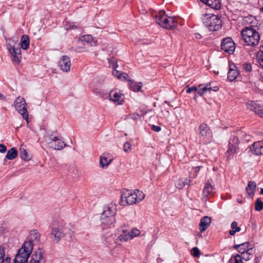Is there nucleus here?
Wrapping results in <instances>:
<instances>
[{
    "instance_id": "obj_1",
    "label": "nucleus",
    "mask_w": 263,
    "mask_h": 263,
    "mask_svg": "<svg viewBox=\"0 0 263 263\" xmlns=\"http://www.w3.org/2000/svg\"><path fill=\"white\" fill-rule=\"evenodd\" d=\"M144 197V194L139 190H126L122 193L120 204L124 206L136 204L141 201Z\"/></svg>"
},
{
    "instance_id": "obj_2",
    "label": "nucleus",
    "mask_w": 263,
    "mask_h": 263,
    "mask_svg": "<svg viewBox=\"0 0 263 263\" xmlns=\"http://www.w3.org/2000/svg\"><path fill=\"white\" fill-rule=\"evenodd\" d=\"M258 28L244 27L241 31L242 40L246 45L254 47L258 45L260 36L257 31Z\"/></svg>"
},
{
    "instance_id": "obj_3",
    "label": "nucleus",
    "mask_w": 263,
    "mask_h": 263,
    "mask_svg": "<svg viewBox=\"0 0 263 263\" xmlns=\"http://www.w3.org/2000/svg\"><path fill=\"white\" fill-rule=\"evenodd\" d=\"M33 245L31 241H25L18 250L14 259V263H27L32 251Z\"/></svg>"
},
{
    "instance_id": "obj_4",
    "label": "nucleus",
    "mask_w": 263,
    "mask_h": 263,
    "mask_svg": "<svg viewBox=\"0 0 263 263\" xmlns=\"http://www.w3.org/2000/svg\"><path fill=\"white\" fill-rule=\"evenodd\" d=\"M156 21L160 26L167 29L175 28L178 24L176 17L167 16L163 10L156 15Z\"/></svg>"
},
{
    "instance_id": "obj_5",
    "label": "nucleus",
    "mask_w": 263,
    "mask_h": 263,
    "mask_svg": "<svg viewBox=\"0 0 263 263\" xmlns=\"http://www.w3.org/2000/svg\"><path fill=\"white\" fill-rule=\"evenodd\" d=\"M116 209L113 204L105 206L100 218L102 224L105 226L113 224L116 221Z\"/></svg>"
},
{
    "instance_id": "obj_6",
    "label": "nucleus",
    "mask_w": 263,
    "mask_h": 263,
    "mask_svg": "<svg viewBox=\"0 0 263 263\" xmlns=\"http://www.w3.org/2000/svg\"><path fill=\"white\" fill-rule=\"evenodd\" d=\"M204 25L210 31L218 30L221 27V21L219 17L216 15L205 14L202 18Z\"/></svg>"
},
{
    "instance_id": "obj_7",
    "label": "nucleus",
    "mask_w": 263,
    "mask_h": 263,
    "mask_svg": "<svg viewBox=\"0 0 263 263\" xmlns=\"http://www.w3.org/2000/svg\"><path fill=\"white\" fill-rule=\"evenodd\" d=\"M199 136L200 143L206 144L211 142L212 140V132L209 126L202 123L199 127Z\"/></svg>"
},
{
    "instance_id": "obj_8",
    "label": "nucleus",
    "mask_w": 263,
    "mask_h": 263,
    "mask_svg": "<svg viewBox=\"0 0 263 263\" xmlns=\"http://www.w3.org/2000/svg\"><path fill=\"white\" fill-rule=\"evenodd\" d=\"M14 105L17 111L20 114L24 119L28 122V114L27 109V104L24 98L18 97L14 102Z\"/></svg>"
},
{
    "instance_id": "obj_9",
    "label": "nucleus",
    "mask_w": 263,
    "mask_h": 263,
    "mask_svg": "<svg viewBox=\"0 0 263 263\" xmlns=\"http://www.w3.org/2000/svg\"><path fill=\"white\" fill-rule=\"evenodd\" d=\"M51 238L54 242H59L62 238L65 236V232L64 229L60 226H53L51 232Z\"/></svg>"
},
{
    "instance_id": "obj_10",
    "label": "nucleus",
    "mask_w": 263,
    "mask_h": 263,
    "mask_svg": "<svg viewBox=\"0 0 263 263\" xmlns=\"http://www.w3.org/2000/svg\"><path fill=\"white\" fill-rule=\"evenodd\" d=\"M221 47L223 50L229 54H232L235 50V44L231 38L227 37L222 41Z\"/></svg>"
},
{
    "instance_id": "obj_11",
    "label": "nucleus",
    "mask_w": 263,
    "mask_h": 263,
    "mask_svg": "<svg viewBox=\"0 0 263 263\" xmlns=\"http://www.w3.org/2000/svg\"><path fill=\"white\" fill-rule=\"evenodd\" d=\"M247 107L254 111L260 117H263V107L256 102L249 101L246 103Z\"/></svg>"
},
{
    "instance_id": "obj_12",
    "label": "nucleus",
    "mask_w": 263,
    "mask_h": 263,
    "mask_svg": "<svg viewBox=\"0 0 263 263\" xmlns=\"http://www.w3.org/2000/svg\"><path fill=\"white\" fill-rule=\"evenodd\" d=\"M44 253L41 249L35 251L32 254L30 263H45Z\"/></svg>"
},
{
    "instance_id": "obj_13",
    "label": "nucleus",
    "mask_w": 263,
    "mask_h": 263,
    "mask_svg": "<svg viewBox=\"0 0 263 263\" xmlns=\"http://www.w3.org/2000/svg\"><path fill=\"white\" fill-rule=\"evenodd\" d=\"M9 51L12 56L13 62L16 64H19L22 58L21 48L19 47L13 46L9 48Z\"/></svg>"
},
{
    "instance_id": "obj_14",
    "label": "nucleus",
    "mask_w": 263,
    "mask_h": 263,
    "mask_svg": "<svg viewBox=\"0 0 263 263\" xmlns=\"http://www.w3.org/2000/svg\"><path fill=\"white\" fill-rule=\"evenodd\" d=\"M61 69L64 72H68L70 70V61L69 58L66 55H63L59 62Z\"/></svg>"
},
{
    "instance_id": "obj_15",
    "label": "nucleus",
    "mask_w": 263,
    "mask_h": 263,
    "mask_svg": "<svg viewBox=\"0 0 263 263\" xmlns=\"http://www.w3.org/2000/svg\"><path fill=\"white\" fill-rule=\"evenodd\" d=\"M250 151L255 155H263V142L257 141L250 146Z\"/></svg>"
},
{
    "instance_id": "obj_16",
    "label": "nucleus",
    "mask_w": 263,
    "mask_h": 263,
    "mask_svg": "<svg viewBox=\"0 0 263 263\" xmlns=\"http://www.w3.org/2000/svg\"><path fill=\"white\" fill-rule=\"evenodd\" d=\"M218 90V87L217 86L212 87L211 83H209L204 85L203 84H200L198 86V90L197 91V93L202 96L206 91L207 90H213L214 91H216Z\"/></svg>"
},
{
    "instance_id": "obj_17",
    "label": "nucleus",
    "mask_w": 263,
    "mask_h": 263,
    "mask_svg": "<svg viewBox=\"0 0 263 263\" xmlns=\"http://www.w3.org/2000/svg\"><path fill=\"white\" fill-rule=\"evenodd\" d=\"M243 20L244 23L246 24L249 25L246 27L258 28L259 25L258 20L255 17L252 15H249L247 17H246Z\"/></svg>"
},
{
    "instance_id": "obj_18",
    "label": "nucleus",
    "mask_w": 263,
    "mask_h": 263,
    "mask_svg": "<svg viewBox=\"0 0 263 263\" xmlns=\"http://www.w3.org/2000/svg\"><path fill=\"white\" fill-rule=\"evenodd\" d=\"M237 67L234 64H230L229 70L228 73V79L230 81L234 80L238 76Z\"/></svg>"
},
{
    "instance_id": "obj_19",
    "label": "nucleus",
    "mask_w": 263,
    "mask_h": 263,
    "mask_svg": "<svg viewBox=\"0 0 263 263\" xmlns=\"http://www.w3.org/2000/svg\"><path fill=\"white\" fill-rule=\"evenodd\" d=\"M132 239V236H130L128 232L126 230H123L122 234L119 235L116 240V243L118 245H121L123 242H125L128 240Z\"/></svg>"
},
{
    "instance_id": "obj_20",
    "label": "nucleus",
    "mask_w": 263,
    "mask_h": 263,
    "mask_svg": "<svg viewBox=\"0 0 263 263\" xmlns=\"http://www.w3.org/2000/svg\"><path fill=\"white\" fill-rule=\"evenodd\" d=\"M109 99L117 104H121L123 100V95L118 92L111 91L109 93Z\"/></svg>"
},
{
    "instance_id": "obj_21",
    "label": "nucleus",
    "mask_w": 263,
    "mask_h": 263,
    "mask_svg": "<svg viewBox=\"0 0 263 263\" xmlns=\"http://www.w3.org/2000/svg\"><path fill=\"white\" fill-rule=\"evenodd\" d=\"M211 218L208 216L202 217L199 223V229L201 232L205 231L211 223Z\"/></svg>"
},
{
    "instance_id": "obj_22",
    "label": "nucleus",
    "mask_w": 263,
    "mask_h": 263,
    "mask_svg": "<svg viewBox=\"0 0 263 263\" xmlns=\"http://www.w3.org/2000/svg\"><path fill=\"white\" fill-rule=\"evenodd\" d=\"M256 187V184L254 181H250L248 182L246 190L248 197L252 198Z\"/></svg>"
},
{
    "instance_id": "obj_23",
    "label": "nucleus",
    "mask_w": 263,
    "mask_h": 263,
    "mask_svg": "<svg viewBox=\"0 0 263 263\" xmlns=\"http://www.w3.org/2000/svg\"><path fill=\"white\" fill-rule=\"evenodd\" d=\"M213 187L209 180L205 184L203 190V196L205 197H211L213 195Z\"/></svg>"
},
{
    "instance_id": "obj_24",
    "label": "nucleus",
    "mask_w": 263,
    "mask_h": 263,
    "mask_svg": "<svg viewBox=\"0 0 263 263\" xmlns=\"http://www.w3.org/2000/svg\"><path fill=\"white\" fill-rule=\"evenodd\" d=\"M255 252V250L253 247H251L249 249L247 250V251L241 253V258L245 260L246 261L249 260L252 258L253 254Z\"/></svg>"
},
{
    "instance_id": "obj_25",
    "label": "nucleus",
    "mask_w": 263,
    "mask_h": 263,
    "mask_svg": "<svg viewBox=\"0 0 263 263\" xmlns=\"http://www.w3.org/2000/svg\"><path fill=\"white\" fill-rule=\"evenodd\" d=\"M251 247H253V245L250 246L249 242H246L239 245H235L234 246V248L237 249L238 252L241 253L243 252H245L247 251V250L249 249Z\"/></svg>"
},
{
    "instance_id": "obj_26",
    "label": "nucleus",
    "mask_w": 263,
    "mask_h": 263,
    "mask_svg": "<svg viewBox=\"0 0 263 263\" xmlns=\"http://www.w3.org/2000/svg\"><path fill=\"white\" fill-rule=\"evenodd\" d=\"M201 1L213 9H219L220 8V3L219 0H203Z\"/></svg>"
},
{
    "instance_id": "obj_27",
    "label": "nucleus",
    "mask_w": 263,
    "mask_h": 263,
    "mask_svg": "<svg viewBox=\"0 0 263 263\" xmlns=\"http://www.w3.org/2000/svg\"><path fill=\"white\" fill-rule=\"evenodd\" d=\"M112 159L108 160V158L105 154L101 155L100 158V165L102 168L107 167L111 163Z\"/></svg>"
},
{
    "instance_id": "obj_28",
    "label": "nucleus",
    "mask_w": 263,
    "mask_h": 263,
    "mask_svg": "<svg viewBox=\"0 0 263 263\" xmlns=\"http://www.w3.org/2000/svg\"><path fill=\"white\" fill-rule=\"evenodd\" d=\"M10 257L5 256L4 248L0 246V263H10Z\"/></svg>"
},
{
    "instance_id": "obj_29",
    "label": "nucleus",
    "mask_w": 263,
    "mask_h": 263,
    "mask_svg": "<svg viewBox=\"0 0 263 263\" xmlns=\"http://www.w3.org/2000/svg\"><path fill=\"white\" fill-rule=\"evenodd\" d=\"M40 238V234L36 230L30 232L29 237L28 238V240L27 241H31L33 244V241H37Z\"/></svg>"
},
{
    "instance_id": "obj_30",
    "label": "nucleus",
    "mask_w": 263,
    "mask_h": 263,
    "mask_svg": "<svg viewBox=\"0 0 263 263\" xmlns=\"http://www.w3.org/2000/svg\"><path fill=\"white\" fill-rule=\"evenodd\" d=\"M29 39L27 35H23L21 37V47L24 49L26 50L28 48L29 45Z\"/></svg>"
},
{
    "instance_id": "obj_31",
    "label": "nucleus",
    "mask_w": 263,
    "mask_h": 263,
    "mask_svg": "<svg viewBox=\"0 0 263 263\" xmlns=\"http://www.w3.org/2000/svg\"><path fill=\"white\" fill-rule=\"evenodd\" d=\"M240 136V138H242L241 136H243V133L241 132H239L237 133V136H233L229 141V144L238 146L239 143V138L238 136Z\"/></svg>"
},
{
    "instance_id": "obj_32",
    "label": "nucleus",
    "mask_w": 263,
    "mask_h": 263,
    "mask_svg": "<svg viewBox=\"0 0 263 263\" xmlns=\"http://www.w3.org/2000/svg\"><path fill=\"white\" fill-rule=\"evenodd\" d=\"M80 40L87 44H90L91 46L96 45V41L91 35H85L81 37Z\"/></svg>"
},
{
    "instance_id": "obj_33",
    "label": "nucleus",
    "mask_w": 263,
    "mask_h": 263,
    "mask_svg": "<svg viewBox=\"0 0 263 263\" xmlns=\"http://www.w3.org/2000/svg\"><path fill=\"white\" fill-rule=\"evenodd\" d=\"M17 156V151L14 147L11 148L7 151L6 157L8 160H13Z\"/></svg>"
},
{
    "instance_id": "obj_34",
    "label": "nucleus",
    "mask_w": 263,
    "mask_h": 263,
    "mask_svg": "<svg viewBox=\"0 0 263 263\" xmlns=\"http://www.w3.org/2000/svg\"><path fill=\"white\" fill-rule=\"evenodd\" d=\"M238 148V146L229 144V148L226 153V156L228 159L231 158V156L234 154Z\"/></svg>"
},
{
    "instance_id": "obj_35",
    "label": "nucleus",
    "mask_w": 263,
    "mask_h": 263,
    "mask_svg": "<svg viewBox=\"0 0 263 263\" xmlns=\"http://www.w3.org/2000/svg\"><path fill=\"white\" fill-rule=\"evenodd\" d=\"M20 157L24 160L28 161L31 158V156L28 154L27 152L24 148H20Z\"/></svg>"
},
{
    "instance_id": "obj_36",
    "label": "nucleus",
    "mask_w": 263,
    "mask_h": 263,
    "mask_svg": "<svg viewBox=\"0 0 263 263\" xmlns=\"http://www.w3.org/2000/svg\"><path fill=\"white\" fill-rule=\"evenodd\" d=\"M237 222L233 221L231 225L232 230L229 231L230 235L233 236L234 235L236 232L240 231L241 229L239 227L237 226Z\"/></svg>"
},
{
    "instance_id": "obj_37",
    "label": "nucleus",
    "mask_w": 263,
    "mask_h": 263,
    "mask_svg": "<svg viewBox=\"0 0 263 263\" xmlns=\"http://www.w3.org/2000/svg\"><path fill=\"white\" fill-rule=\"evenodd\" d=\"M201 167V166L192 167L189 171V177L190 178H195V177H196Z\"/></svg>"
},
{
    "instance_id": "obj_38",
    "label": "nucleus",
    "mask_w": 263,
    "mask_h": 263,
    "mask_svg": "<svg viewBox=\"0 0 263 263\" xmlns=\"http://www.w3.org/2000/svg\"><path fill=\"white\" fill-rule=\"evenodd\" d=\"M130 88L134 91H139L141 89V83L137 84L136 82H131L130 84Z\"/></svg>"
},
{
    "instance_id": "obj_39",
    "label": "nucleus",
    "mask_w": 263,
    "mask_h": 263,
    "mask_svg": "<svg viewBox=\"0 0 263 263\" xmlns=\"http://www.w3.org/2000/svg\"><path fill=\"white\" fill-rule=\"evenodd\" d=\"M66 146L65 142L61 140L58 141V143L55 144L54 145H51V147L55 149L60 150L63 149Z\"/></svg>"
},
{
    "instance_id": "obj_40",
    "label": "nucleus",
    "mask_w": 263,
    "mask_h": 263,
    "mask_svg": "<svg viewBox=\"0 0 263 263\" xmlns=\"http://www.w3.org/2000/svg\"><path fill=\"white\" fill-rule=\"evenodd\" d=\"M263 209V202L259 198L257 199L255 202V210L257 211H260Z\"/></svg>"
},
{
    "instance_id": "obj_41",
    "label": "nucleus",
    "mask_w": 263,
    "mask_h": 263,
    "mask_svg": "<svg viewBox=\"0 0 263 263\" xmlns=\"http://www.w3.org/2000/svg\"><path fill=\"white\" fill-rule=\"evenodd\" d=\"M131 236H132V239L136 236L140 235V231L137 229H133L131 231L128 232Z\"/></svg>"
},
{
    "instance_id": "obj_42",
    "label": "nucleus",
    "mask_w": 263,
    "mask_h": 263,
    "mask_svg": "<svg viewBox=\"0 0 263 263\" xmlns=\"http://www.w3.org/2000/svg\"><path fill=\"white\" fill-rule=\"evenodd\" d=\"M176 187L178 189H182L184 186V183L183 182V179H179L175 183Z\"/></svg>"
},
{
    "instance_id": "obj_43",
    "label": "nucleus",
    "mask_w": 263,
    "mask_h": 263,
    "mask_svg": "<svg viewBox=\"0 0 263 263\" xmlns=\"http://www.w3.org/2000/svg\"><path fill=\"white\" fill-rule=\"evenodd\" d=\"M243 69L247 72H250L252 70V65L250 63L245 62L242 65Z\"/></svg>"
},
{
    "instance_id": "obj_44",
    "label": "nucleus",
    "mask_w": 263,
    "mask_h": 263,
    "mask_svg": "<svg viewBox=\"0 0 263 263\" xmlns=\"http://www.w3.org/2000/svg\"><path fill=\"white\" fill-rule=\"evenodd\" d=\"M260 51L261 53L258 58V62L260 67L263 68V45L262 46V48L260 49Z\"/></svg>"
},
{
    "instance_id": "obj_45",
    "label": "nucleus",
    "mask_w": 263,
    "mask_h": 263,
    "mask_svg": "<svg viewBox=\"0 0 263 263\" xmlns=\"http://www.w3.org/2000/svg\"><path fill=\"white\" fill-rule=\"evenodd\" d=\"M112 74L117 77L118 79H122V72H120L119 71L117 70V69H114L112 71Z\"/></svg>"
},
{
    "instance_id": "obj_46",
    "label": "nucleus",
    "mask_w": 263,
    "mask_h": 263,
    "mask_svg": "<svg viewBox=\"0 0 263 263\" xmlns=\"http://www.w3.org/2000/svg\"><path fill=\"white\" fill-rule=\"evenodd\" d=\"M192 254L194 257H198L200 255V251L197 247H194L192 249Z\"/></svg>"
},
{
    "instance_id": "obj_47",
    "label": "nucleus",
    "mask_w": 263,
    "mask_h": 263,
    "mask_svg": "<svg viewBox=\"0 0 263 263\" xmlns=\"http://www.w3.org/2000/svg\"><path fill=\"white\" fill-rule=\"evenodd\" d=\"M131 146H132V144L130 143H129L128 142H125L124 143V147H123L124 151L125 152H128L131 149Z\"/></svg>"
},
{
    "instance_id": "obj_48",
    "label": "nucleus",
    "mask_w": 263,
    "mask_h": 263,
    "mask_svg": "<svg viewBox=\"0 0 263 263\" xmlns=\"http://www.w3.org/2000/svg\"><path fill=\"white\" fill-rule=\"evenodd\" d=\"M140 115L137 113H134L129 115V118L134 120H138L140 119Z\"/></svg>"
},
{
    "instance_id": "obj_49",
    "label": "nucleus",
    "mask_w": 263,
    "mask_h": 263,
    "mask_svg": "<svg viewBox=\"0 0 263 263\" xmlns=\"http://www.w3.org/2000/svg\"><path fill=\"white\" fill-rule=\"evenodd\" d=\"M198 90V88H197L196 86H192L191 87H189L186 89V92L188 93H191L192 91L197 92Z\"/></svg>"
},
{
    "instance_id": "obj_50",
    "label": "nucleus",
    "mask_w": 263,
    "mask_h": 263,
    "mask_svg": "<svg viewBox=\"0 0 263 263\" xmlns=\"http://www.w3.org/2000/svg\"><path fill=\"white\" fill-rule=\"evenodd\" d=\"M241 259L240 255L237 254L235 258V263H241Z\"/></svg>"
},
{
    "instance_id": "obj_51",
    "label": "nucleus",
    "mask_w": 263,
    "mask_h": 263,
    "mask_svg": "<svg viewBox=\"0 0 263 263\" xmlns=\"http://www.w3.org/2000/svg\"><path fill=\"white\" fill-rule=\"evenodd\" d=\"M7 151L6 147L3 144H0V153H3Z\"/></svg>"
},
{
    "instance_id": "obj_52",
    "label": "nucleus",
    "mask_w": 263,
    "mask_h": 263,
    "mask_svg": "<svg viewBox=\"0 0 263 263\" xmlns=\"http://www.w3.org/2000/svg\"><path fill=\"white\" fill-rule=\"evenodd\" d=\"M152 129L157 132H159L161 130V128L160 126H156V125H152Z\"/></svg>"
},
{
    "instance_id": "obj_53",
    "label": "nucleus",
    "mask_w": 263,
    "mask_h": 263,
    "mask_svg": "<svg viewBox=\"0 0 263 263\" xmlns=\"http://www.w3.org/2000/svg\"><path fill=\"white\" fill-rule=\"evenodd\" d=\"M60 139H59V137H57V136H55L54 137H53L51 139V142H48V144H51V142H57L58 141H59Z\"/></svg>"
},
{
    "instance_id": "obj_54",
    "label": "nucleus",
    "mask_w": 263,
    "mask_h": 263,
    "mask_svg": "<svg viewBox=\"0 0 263 263\" xmlns=\"http://www.w3.org/2000/svg\"><path fill=\"white\" fill-rule=\"evenodd\" d=\"M122 79L121 80H127V77H128V75L127 73H122Z\"/></svg>"
},
{
    "instance_id": "obj_55",
    "label": "nucleus",
    "mask_w": 263,
    "mask_h": 263,
    "mask_svg": "<svg viewBox=\"0 0 263 263\" xmlns=\"http://www.w3.org/2000/svg\"><path fill=\"white\" fill-rule=\"evenodd\" d=\"M183 182L184 183V186L189 184L191 182V180L188 179H183Z\"/></svg>"
},
{
    "instance_id": "obj_56",
    "label": "nucleus",
    "mask_w": 263,
    "mask_h": 263,
    "mask_svg": "<svg viewBox=\"0 0 263 263\" xmlns=\"http://www.w3.org/2000/svg\"><path fill=\"white\" fill-rule=\"evenodd\" d=\"M183 182L184 183V186L189 184L191 182V180L188 179H183Z\"/></svg>"
},
{
    "instance_id": "obj_57",
    "label": "nucleus",
    "mask_w": 263,
    "mask_h": 263,
    "mask_svg": "<svg viewBox=\"0 0 263 263\" xmlns=\"http://www.w3.org/2000/svg\"><path fill=\"white\" fill-rule=\"evenodd\" d=\"M0 99L5 101L6 100V97H5L3 94L0 93Z\"/></svg>"
},
{
    "instance_id": "obj_58",
    "label": "nucleus",
    "mask_w": 263,
    "mask_h": 263,
    "mask_svg": "<svg viewBox=\"0 0 263 263\" xmlns=\"http://www.w3.org/2000/svg\"><path fill=\"white\" fill-rule=\"evenodd\" d=\"M260 260V259L258 257H256L255 258V263H258Z\"/></svg>"
},
{
    "instance_id": "obj_59",
    "label": "nucleus",
    "mask_w": 263,
    "mask_h": 263,
    "mask_svg": "<svg viewBox=\"0 0 263 263\" xmlns=\"http://www.w3.org/2000/svg\"><path fill=\"white\" fill-rule=\"evenodd\" d=\"M237 201L238 203H241L242 202V200L239 198L237 199Z\"/></svg>"
},
{
    "instance_id": "obj_60",
    "label": "nucleus",
    "mask_w": 263,
    "mask_h": 263,
    "mask_svg": "<svg viewBox=\"0 0 263 263\" xmlns=\"http://www.w3.org/2000/svg\"><path fill=\"white\" fill-rule=\"evenodd\" d=\"M245 136H246V138H243V139H244V140H246V141H249L250 139L247 137V136L246 135H245Z\"/></svg>"
},
{
    "instance_id": "obj_61",
    "label": "nucleus",
    "mask_w": 263,
    "mask_h": 263,
    "mask_svg": "<svg viewBox=\"0 0 263 263\" xmlns=\"http://www.w3.org/2000/svg\"><path fill=\"white\" fill-rule=\"evenodd\" d=\"M147 114V111H144V112H142V116H144V115L146 114Z\"/></svg>"
},
{
    "instance_id": "obj_62",
    "label": "nucleus",
    "mask_w": 263,
    "mask_h": 263,
    "mask_svg": "<svg viewBox=\"0 0 263 263\" xmlns=\"http://www.w3.org/2000/svg\"><path fill=\"white\" fill-rule=\"evenodd\" d=\"M260 194H263V189H261L260 190Z\"/></svg>"
},
{
    "instance_id": "obj_63",
    "label": "nucleus",
    "mask_w": 263,
    "mask_h": 263,
    "mask_svg": "<svg viewBox=\"0 0 263 263\" xmlns=\"http://www.w3.org/2000/svg\"><path fill=\"white\" fill-rule=\"evenodd\" d=\"M260 10L262 12H263V7L261 8Z\"/></svg>"
},
{
    "instance_id": "obj_64",
    "label": "nucleus",
    "mask_w": 263,
    "mask_h": 263,
    "mask_svg": "<svg viewBox=\"0 0 263 263\" xmlns=\"http://www.w3.org/2000/svg\"><path fill=\"white\" fill-rule=\"evenodd\" d=\"M261 81L262 82H263V76L261 77Z\"/></svg>"
}]
</instances>
